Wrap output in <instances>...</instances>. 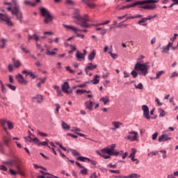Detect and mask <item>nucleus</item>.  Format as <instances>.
<instances>
[{
  "instance_id": "obj_1",
  "label": "nucleus",
  "mask_w": 178,
  "mask_h": 178,
  "mask_svg": "<svg viewBox=\"0 0 178 178\" xmlns=\"http://www.w3.org/2000/svg\"><path fill=\"white\" fill-rule=\"evenodd\" d=\"M115 148H116V144H112L111 145L108 146L107 147H105L101 150V152H97L98 155L99 156H102V158H104V159H111V156H122L123 159H126V156L129 155V153L125 152L123 154V151L118 152L117 150H115Z\"/></svg>"
},
{
  "instance_id": "obj_2",
  "label": "nucleus",
  "mask_w": 178,
  "mask_h": 178,
  "mask_svg": "<svg viewBox=\"0 0 178 178\" xmlns=\"http://www.w3.org/2000/svg\"><path fill=\"white\" fill-rule=\"evenodd\" d=\"M4 5H7L6 9L8 12H10L13 16L16 17L17 20H19L22 23V19H23V13L20 10V5H19L18 0H12V3L5 2Z\"/></svg>"
},
{
  "instance_id": "obj_3",
  "label": "nucleus",
  "mask_w": 178,
  "mask_h": 178,
  "mask_svg": "<svg viewBox=\"0 0 178 178\" xmlns=\"http://www.w3.org/2000/svg\"><path fill=\"white\" fill-rule=\"evenodd\" d=\"M22 161L20 159L17 157H14L13 159L8 160L6 162L8 166H15V170L10 168L9 172L10 175L13 176H16V175H20L21 176H24V172H23V170H22V167H20V163Z\"/></svg>"
},
{
  "instance_id": "obj_4",
  "label": "nucleus",
  "mask_w": 178,
  "mask_h": 178,
  "mask_svg": "<svg viewBox=\"0 0 178 178\" xmlns=\"http://www.w3.org/2000/svg\"><path fill=\"white\" fill-rule=\"evenodd\" d=\"M74 18L76 19V24H79L83 29H87L90 27L88 22H91V19L88 18V15H84L83 17L80 16V10L77 8L73 10Z\"/></svg>"
},
{
  "instance_id": "obj_5",
  "label": "nucleus",
  "mask_w": 178,
  "mask_h": 178,
  "mask_svg": "<svg viewBox=\"0 0 178 178\" xmlns=\"http://www.w3.org/2000/svg\"><path fill=\"white\" fill-rule=\"evenodd\" d=\"M136 70L140 72V74H142V76H146L148 73V65H147V64H141L140 63H136L134 70L131 72V74L134 79H136V77L138 76V74L136 72Z\"/></svg>"
},
{
  "instance_id": "obj_6",
  "label": "nucleus",
  "mask_w": 178,
  "mask_h": 178,
  "mask_svg": "<svg viewBox=\"0 0 178 178\" xmlns=\"http://www.w3.org/2000/svg\"><path fill=\"white\" fill-rule=\"evenodd\" d=\"M159 2V0H143V1H139L134 3L131 5L127 6H122L120 9V10L123 9H129V8H135V6H141V5H146L147 3H158Z\"/></svg>"
},
{
  "instance_id": "obj_7",
  "label": "nucleus",
  "mask_w": 178,
  "mask_h": 178,
  "mask_svg": "<svg viewBox=\"0 0 178 178\" xmlns=\"http://www.w3.org/2000/svg\"><path fill=\"white\" fill-rule=\"evenodd\" d=\"M40 14L43 17H44V23L45 24L52 23V22L54 21V17H52L51 13H49V10H48V9L45 8H41Z\"/></svg>"
},
{
  "instance_id": "obj_8",
  "label": "nucleus",
  "mask_w": 178,
  "mask_h": 178,
  "mask_svg": "<svg viewBox=\"0 0 178 178\" xmlns=\"http://www.w3.org/2000/svg\"><path fill=\"white\" fill-rule=\"evenodd\" d=\"M10 19L11 18L9 15L0 13V20H1V22H6V24L9 27H12V26H13V22H12Z\"/></svg>"
},
{
  "instance_id": "obj_9",
  "label": "nucleus",
  "mask_w": 178,
  "mask_h": 178,
  "mask_svg": "<svg viewBox=\"0 0 178 178\" xmlns=\"http://www.w3.org/2000/svg\"><path fill=\"white\" fill-rule=\"evenodd\" d=\"M129 134L130 135L125 137L126 140H129V141H138V132L131 131L129 132Z\"/></svg>"
},
{
  "instance_id": "obj_10",
  "label": "nucleus",
  "mask_w": 178,
  "mask_h": 178,
  "mask_svg": "<svg viewBox=\"0 0 178 178\" xmlns=\"http://www.w3.org/2000/svg\"><path fill=\"white\" fill-rule=\"evenodd\" d=\"M63 27H65V29H66L67 30H71V31H74L76 37H81V38H84V35H81L80 33H78L79 31H80V29H77L76 27L65 24H63Z\"/></svg>"
},
{
  "instance_id": "obj_11",
  "label": "nucleus",
  "mask_w": 178,
  "mask_h": 178,
  "mask_svg": "<svg viewBox=\"0 0 178 178\" xmlns=\"http://www.w3.org/2000/svg\"><path fill=\"white\" fill-rule=\"evenodd\" d=\"M3 130L6 132L7 136L3 137V142L7 147L9 146V143L12 141V136L8 133V128L3 127Z\"/></svg>"
},
{
  "instance_id": "obj_12",
  "label": "nucleus",
  "mask_w": 178,
  "mask_h": 178,
  "mask_svg": "<svg viewBox=\"0 0 178 178\" xmlns=\"http://www.w3.org/2000/svg\"><path fill=\"white\" fill-rule=\"evenodd\" d=\"M142 111H143L144 118H145V119H147V120H149V119H151V115H149V108H148V106H142Z\"/></svg>"
},
{
  "instance_id": "obj_13",
  "label": "nucleus",
  "mask_w": 178,
  "mask_h": 178,
  "mask_svg": "<svg viewBox=\"0 0 178 178\" xmlns=\"http://www.w3.org/2000/svg\"><path fill=\"white\" fill-rule=\"evenodd\" d=\"M173 49V51H175V49H177V46H173V45H167V46H163L161 48V52L162 54H168L169 52V49Z\"/></svg>"
},
{
  "instance_id": "obj_14",
  "label": "nucleus",
  "mask_w": 178,
  "mask_h": 178,
  "mask_svg": "<svg viewBox=\"0 0 178 178\" xmlns=\"http://www.w3.org/2000/svg\"><path fill=\"white\" fill-rule=\"evenodd\" d=\"M77 161H81V162H90L92 165H97V161L94 160H90L89 158L84 157V156H79L76 158Z\"/></svg>"
},
{
  "instance_id": "obj_15",
  "label": "nucleus",
  "mask_w": 178,
  "mask_h": 178,
  "mask_svg": "<svg viewBox=\"0 0 178 178\" xmlns=\"http://www.w3.org/2000/svg\"><path fill=\"white\" fill-rule=\"evenodd\" d=\"M61 88L62 91L65 94H72V92H73V91L69 90V82H65L63 85H62Z\"/></svg>"
},
{
  "instance_id": "obj_16",
  "label": "nucleus",
  "mask_w": 178,
  "mask_h": 178,
  "mask_svg": "<svg viewBox=\"0 0 178 178\" xmlns=\"http://www.w3.org/2000/svg\"><path fill=\"white\" fill-rule=\"evenodd\" d=\"M168 140H172L170 135L163 134L159 138V143H163V141H168Z\"/></svg>"
},
{
  "instance_id": "obj_17",
  "label": "nucleus",
  "mask_w": 178,
  "mask_h": 178,
  "mask_svg": "<svg viewBox=\"0 0 178 178\" xmlns=\"http://www.w3.org/2000/svg\"><path fill=\"white\" fill-rule=\"evenodd\" d=\"M131 153L130 154L129 158L131 159L132 162H136V165H138V163L140 162L137 159H134L136 156V152H137V150L136 149H131Z\"/></svg>"
},
{
  "instance_id": "obj_18",
  "label": "nucleus",
  "mask_w": 178,
  "mask_h": 178,
  "mask_svg": "<svg viewBox=\"0 0 178 178\" xmlns=\"http://www.w3.org/2000/svg\"><path fill=\"white\" fill-rule=\"evenodd\" d=\"M33 102H37V104H41L44 101V97L41 95H37L32 98Z\"/></svg>"
},
{
  "instance_id": "obj_19",
  "label": "nucleus",
  "mask_w": 178,
  "mask_h": 178,
  "mask_svg": "<svg viewBox=\"0 0 178 178\" xmlns=\"http://www.w3.org/2000/svg\"><path fill=\"white\" fill-rule=\"evenodd\" d=\"M0 123L2 124V126H5V124H7L9 130H13V124L10 121L1 120Z\"/></svg>"
},
{
  "instance_id": "obj_20",
  "label": "nucleus",
  "mask_w": 178,
  "mask_h": 178,
  "mask_svg": "<svg viewBox=\"0 0 178 178\" xmlns=\"http://www.w3.org/2000/svg\"><path fill=\"white\" fill-rule=\"evenodd\" d=\"M97 65H93L92 63H90L88 64V66L85 68V72L86 74H88V70H94L97 69Z\"/></svg>"
},
{
  "instance_id": "obj_21",
  "label": "nucleus",
  "mask_w": 178,
  "mask_h": 178,
  "mask_svg": "<svg viewBox=\"0 0 178 178\" xmlns=\"http://www.w3.org/2000/svg\"><path fill=\"white\" fill-rule=\"evenodd\" d=\"M58 51V49L54 48L53 50L51 49H47L45 54L49 56H55V55H56V51Z\"/></svg>"
},
{
  "instance_id": "obj_22",
  "label": "nucleus",
  "mask_w": 178,
  "mask_h": 178,
  "mask_svg": "<svg viewBox=\"0 0 178 178\" xmlns=\"http://www.w3.org/2000/svg\"><path fill=\"white\" fill-rule=\"evenodd\" d=\"M28 40L29 41H36V42H38V41H40V36H38V35L34 33L33 35H28Z\"/></svg>"
},
{
  "instance_id": "obj_23",
  "label": "nucleus",
  "mask_w": 178,
  "mask_h": 178,
  "mask_svg": "<svg viewBox=\"0 0 178 178\" xmlns=\"http://www.w3.org/2000/svg\"><path fill=\"white\" fill-rule=\"evenodd\" d=\"M124 17H126L127 20H129V19H140L143 17L142 15H136L134 16H131V14H126L124 15Z\"/></svg>"
},
{
  "instance_id": "obj_24",
  "label": "nucleus",
  "mask_w": 178,
  "mask_h": 178,
  "mask_svg": "<svg viewBox=\"0 0 178 178\" xmlns=\"http://www.w3.org/2000/svg\"><path fill=\"white\" fill-rule=\"evenodd\" d=\"M85 55H87V51L86 49L83 50V53H80V51H77L76 56L78 59H84Z\"/></svg>"
},
{
  "instance_id": "obj_25",
  "label": "nucleus",
  "mask_w": 178,
  "mask_h": 178,
  "mask_svg": "<svg viewBox=\"0 0 178 178\" xmlns=\"http://www.w3.org/2000/svg\"><path fill=\"white\" fill-rule=\"evenodd\" d=\"M93 105H94V104L92 103V102L91 100H88L85 102V108H86V109H88L89 111H92Z\"/></svg>"
},
{
  "instance_id": "obj_26",
  "label": "nucleus",
  "mask_w": 178,
  "mask_h": 178,
  "mask_svg": "<svg viewBox=\"0 0 178 178\" xmlns=\"http://www.w3.org/2000/svg\"><path fill=\"white\" fill-rule=\"evenodd\" d=\"M53 88L56 90L57 92V97H63V94L62 93V90L60 89V87L54 85L53 86Z\"/></svg>"
},
{
  "instance_id": "obj_27",
  "label": "nucleus",
  "mask_w": 178,
  "mask_h": 178,
  "mask_svg": "<svg viewBox=\"0 0 178 178\" xmlns=\"http://www.w3.org/2000/svg\"><path fill=\"white\" fill-rule=\"evenodd\" d=\"M113 126H114L115 129H112V130H115L116 129H120L121 126H123V123L119 122L118 121H115L112 122Z\"/></svg>"
},
{
  "instance_id": "obj_28",
  "label": "nucleus",
  "mask_w": 178,
  "mask_h": 178,
  "mask_svg": "<svg viewBox=\"0 0 178 178\" xmlns=\"http://www.w3.org/2000/svg\"><path fill=\"white\" fill-rule=\"evenodd\" d=\"M16 79H17V81H19L21 84L26 83V81L24 80L23 75H22L21 74H18L16 76Z\"/></svg>"
},
{
  "instance_id": "obj_29",
  "label": "nucleus",
  "mask_w": 178,
  "mask_h": 178,
  "mask_svg": "<svg viewBox=\"0 0 178 178\" xmlns=\"http://www.w3.org/2000/svg\"><path fill=\"white\" fill-rule=\"evenodd\" d=\"M141 8L143 9H147L148 10H152L153 9L156 8V6H155L154 4H151V5H146V6H141Z\"/></svg>"
},
{
  "instance_id": "obj_30",
  "label": "nucleus",
  "mask_w": 178,
  "mask_h": 178,
  "mask_svg": "<svg viewBox=\"0 0 178 178\" xmlns=\"http://www.w3.org/2000/svg\"><path fill=\"white\" fill-rule=\"evenodd\" d=\"M95 55H97V51L95 50H92L91 53L88 55V59L89 60H94L95 58Z\"/></svg>"
},
{
  "instance_id": "obj_31",
  "label": "nucleus",
  "mask_w": 178,
  "mask_h": 178,
  "mask_svg": "<svg viewBox=\"0 0 178 178\" xmlns=\"http://www.w3.org/2000/svg\"><path fill=\"white\" fill-rule=\"evenodd\" d=\"M13 62L15 67L19 68L20 66H22V63H20V60H16L15 58H13Z\"/></svg>"
},
{
  "instance_id": "obj_32",
  "label": "nucleus",
  "mask_w": 178,
  "mask_h": 178,
  "mask_svg": "<svg viewBox=\"0 0 178 178\" xmlns=\"http://www.w3.org/2000/svg\"><path fill=\"white\" fill-rule=\"evenodd\" d=\"M24 5H25V6H35L37 3H33L30 1L25 0L24 1Z\"/></svg>"
},
{
  "instance_id": "obj_33",
  "label": "nucleus",
  "mask_w": 178,
  "mask_h": 178,
  "mask_svg": "<svg viewBox=\"0 0 178 178\" xmlns=\"http://www.w3.org/2000/svg\"><path fill=\"white\" fill-rule=\"evenodd\" d=\"M99 101L102 102H104V105H106L108 102H109V97L108 96H106L104 97H102Z\"/></svg>"
},
{
  "instance_id": "obj_34",
  "label": "nucleus",
  "mask_w": 178,
  "mask_h": 178,
  "mask_svg": "<svg viewBox=\"0 0 178 178\" xmlns=\"http://www.w3.org/2000/svg\"><path fill=\"white\" fill-rule=\"evenodd\" d=\"M159 118H164V116L166 115V113L165 110L162 108H159Z\"/></svg>"
},
{
  "instance_id": "obj_35",
  "label": "nucleus",
  "mask_w": 178,
  "mask_h": 178,
  "mask_svg": "<svg viewBox=\"0 0 178 178\" xmlns=\"http://www.w3.org/2000/svg\"><path fill=\"white\" fill-rule=\"evenodd\" d=\"M29 136L26 138H24V139L26 140V141H28L29 143H31V141L33 140V135L31 134V132H30V131H29Z\"/></svg>"
},
{
  "instance_id": "obj_36",
  "label": "nucleus",
  "mask_w": 178,
  "mask_h": 178,
  "mask_svg": "<svg viewBox=\"0 0 178 178\" xmlns=\"http://www.w3.org/2000/svg\"><path fill=\"white\" fill-rule=\"evenodd\" d=\"M97 79H99V76L95 75V78L91 81V83L92 84H98V83H99V80Z\"/></svg>"
},
{
  "instance_id": "obj_37",
  "label": "nucleus",
  "mask_w": 178,
  "mask_h": 178,
  "mask_svg": "<svg viewBox=\"0 0 178 178\" xmlns=\"http://www.w3.org/2000/svg\"><path fill=\"white\" fill-rule=\"evenodd\" d=\"M63 129H64V130H70V126H69L66 122H62V124H61Z\"/></svg>"
},
{
  "instance_id": "obj_38",
  "label": "nucleus",
  "mask_w": 178,
  "mask_h": 178,
  "mask_svg": "<svg viewBox=\"0 0 178 178\" xmlns=\"http://www.w3.org/2000/svg\"><path fill=\"white\" fill-rule=\"evenodd\" d=\"M48 143H49V140L48 139H46V141L44 142H40L39 143H38V145H44V146H47L49 147V149H51V147H49V145H48Z\"/></svg>"
},
{
  "instance_id": "obj_39",
  "label": "nucleus",
  "mask_w": 178,
  "mask_h": 178,
  "mask_svg": "<svg viewBox=\"0 0 178 178\" xmlns=\"http://www.w3.org/2000/svg\"><path fill=\"white\" fill-rule=\"evenodd\" d=\"M145 22H147V19L143 18L141 19L140 21H138V24H140V26H147V24H143V23H145Z\"/></svg>"
},
{
  "instance_id": "obj_40",
  "label": "nucleus",
  "mask_w": 178,
  "mask_h": 178,
  "mask_svg": "<svg viewBox=\"0 0 178 178\" xmlns=\"http://www.w3.org/2000/svg\"><path fill=\"white\" fill-rule=\"evenodd\" d=\"M140 177H141V175L137 173H132L129 175V178H140Z\"/></svg>"
},
{
  "instance_id": "obj_41",
  "label": "nucleus",
  "mask_w": 178,
  "mask_h": 178,
  "mask_svg": "<svg viewBox=\"0 0 178 178\" xmlns=\"http://www.w3.org/2000/svg\"><path fill=\"white\" fill-rule=\"evenodd\" d=\"M163 74H165V72H163V71L157 72L155 79H159L161 77V76H162Z\"/></svg>"
},
{
  "instance_id": "obj_42",
  "label": "nucleus",
  "mask_w": 178,
  "mask_h": 178,
  "mask_svg": "<svg viewBox=\"0 0 178 178\" xmlns=\"http://www.w3.org/2000/svg\"><path fill=\"white\" fill-rule=\"evenodd\" d=\"M71 152H72V155H74V156H80V153H79V152H77V150L72 149Z\"/></svg>"
},
{
  "instance_id": "obj_43",
  "label": "nucleus",
  "mask_w": 178,
  "mask_h": 178,
  "mask_svg": "<svg viewBox=\"0 0 178 178\" xmlns=\"http://www.w3.org/2000/svg\"><path fill=\"white\" fill-rule=\"evenodd\" d=\"M65 70H66L67 72H69L70 73H72V74L76 73V71L72 70V68L70 67V66L66 67H65Z\"/></svg>"
},
{
  "instance_id": "obj_44",
  "label": "nucleus",
  "mask_w": 178,
  "mask_h": 178,
  "mask_svg": "<svg viewBox=\"0 0 178 178\" xmlns=\"http://www.w3.org/2000/svg\"><path fill=\"white\" fill-rule=\"evenodd\" d=\"M38 136H41V137H47L48 136V134L41 132L40 130H38Z\"/></svg>"
},
{
  "instance_id": "obj_45",
  "label": "nucleus",
  "mask_w": 178,
  "mask_h": 178,
  "mask_svg": "<svg viewBox=\"0 0 178 178\" xmlns=\"http://www.w3.org/2000/svg\"><path fill=\"white\" fill-rule=\"evenodd\" d=\"M55 106L56 107V115H58L59 113V109H60V105H59L58 104H56Z\"/></svg>"
},
{
  "instance_id": "obj_46",
  "label": "nucleus",
  "mask_w": 178,
  "mask_h": 178,
  "mask_svg": "<svg viewBox=\"0 0 178 178\" xmlns=\"http://www.w3.org/2000/svg\"><path fill=\"white\" fill-rule=\"evenodd\" d=\"M109 23H111V20H107L105 22L97 24L96 26H105L106 24H109Z\"/></svg>"
},
{
  "instance_id": "obj_47",
  "label": "nucleus",
  "mask_w": 178,
  "mask_h": 178,
  "mask_svg": "<svg viewBox=\"0 0 178 178\" xmlns=\"http://www.w3.org/2000/svg\"><path fill=\"white\" fill-rule=\"evenodd\" d=\"M135 88H138V90H143L144 88V86H143V83H140L137 86L135 85Z\"/></svg>"
},
{
  "instance_id": "obj_48",
  "label": "nucleus",
  "mask_w": 178,
  "mask_h": 178,
  "mask_svg": "<svg viewBox=\"0 0 178 178\" xmlns=\"http://www.w3.org/2000/svg\"><path fill=\"white\" fill-rule=\"evenodd\" d=\"M7 87L10 88V90H12L13 91H15L16 90V86L10 84H7Z\"/></svg>"
},
{
  "instance_id": "obj_49",
  "label": "nucleus",
  "mask_w": 178,
  "mask_h": 178,
  "mask_svg": "<svg viewBox=\"0 0 178 178\" xmlns=\"http://www.w3.org/2000/svg\"><path fill=\"white\" fill-rule=\"evenodd\" d=\"M71 131H73V133H75L77 134V131H81V129H79L77 127H74L72 128V129L71 130Z\"/></svg>"
},
{
  "instance_id": "obj_50",
  "label": "nucleus",
  "mask_w": 178,
  "mask_h": 178,
  "mask_svg": "<svg viewBox=\"0 0 178 178\" xmlns=\"http://www.w3.org/2000/svg\"><path fill=\"white\" fill-rule=\"evenodd\" d=\"M110 173H115V175H119L120 173V170H109Z\"/></svg>"
},
{
  "instance_id": "obj_51",
  "label": "nucleus",
  "mask_w": 178,
  "mask_h": 178,
  "mask_svg": "<svg viewBox=\"0 0 178 178\" xmlns=\"http://www.w3.org/2000/svg\"><path fill=\"white\" fill-rule=\"evenodd\" d=\"M32 143H34L35 144H40V140H38V138H32Z\"/></svg>"
},
{
  "instance_id": "obj_52",
  "label": "nucleus",
  "mask_w": 178,
  "mask_h": 178,
  "mask_svg": "<svg viewBox=\"0 0 178 178\" xmlns=\"http://www.w3.org/2000/svg\"><path fill=\"white\" fill-rule=\"evenodd\" d=\"M76 94H84V92H87V90L78 89L76 91Z\"/></svg>"
},
{
  "instance_id": "obj_53",
  "label": "nucleus",
  "mask_w": 178,
  "mask_h": 178,
  "mask_svg": "<svg viewBox=\"0 0 178 178\" xmlns=\"http://www.w3.org/2000/svg\"><path fill=\"white\" fill-rule=\"evenodd\" d=\"M160 152H161V154H163V159H166V158L168 157L166 156V150H161Z\"/></svg>"
},
{
  "instance_id": "obj_54",
  "label": "nucleus",
  "mask_w": 178,
  "mask_h": 178,
  "mask_svg": "<svg viewBox=\"0 0 178 178\" xmlns=\"http://www.w3.org/2000/svg\"><path fill=\"white\" fill-rule=\"evenodd\" d=\"M178 76V72H174L171 74V76H170V79H173V77H177Z\"/></svg>"
},
{
  "instance_id": "obj_55",
  "label": "nucleus",
  "mask_w": 178,
  "mask_h": 178,
  "mask_svg": "<svg viewBox=\"0 0 178 178\" xmlns=\"http://www.w3.org/2000/svg\"><path fill=\"white\" fill-rule=\"evenodd\" d=\"M21 49L23 51V52H24V54H30V51L26 49V47H22Z\"/></svg>"
},
{
  "instance_id": "obj_56",
  "label": "nucleus",
  "mask_w": 178,
  "mask_h": 178,
  "mask_svg": "<svg viewBox=\"0 0 178 178\" xmlns=\"http://www.w3.org/2000/svg\"><path fill=\"white\" fill-rule=\"evenodd\" d=\"M152 140H156V138H158V132H155L153 135H152Z\"/></svg>"
},
{
  "instance_id": "obj_57",
  "label": "nucleus",
  "mask_w": 178,
  "mask_h": 178,
  "mask_svg": "<svg viewBox=\"0 0 178 178\" xmlns=\"http://www.w3.org/2000/svg\"><path fill=\"white\" fill-rule=\"evenodd\" d=\"M108 168H111V169H116L117 165H116V164L113 165L112 163H109L108 165Z\"/></svg>"
},
{
  "instance_id": "obj_58",
  "label": "nucleus",
  "mask_w": 178,
  "mask_h": 178,
  "mask_svg": "<svg viewBox=\"0 0 178 178\" xmlns=\"http://www.w3.org/2000/svg\"><path fill=\"white\" fill-rule=\"evenodd\" d=\"M67 136H69L70 137H72V138H79V136L74 135L73 134L68 133Z\"/></svg>"
},
{
  "instance_id": "obj_59",
  "label": "nucleus",
  "mask_w": 178,
  "mask_h": 178,
  "mask_svg": "<svg viewBox=\"0 0 178 178\" xmlns=\"http://www.w3.org/2000/svg\"><path fill=\"white\" fill-rule=\"evenodd\" d=\"M87 169L86 168H83L81 170V175H87Z\"/></svg>"
},
{
  "instance_id": "obj_60",
  "label": "nucleus",
  "mask_w": 178,
  "mask_h": 178,
  "mask_svg": "<svg viewBox=\"0 0 178 178\" xmlns=\"http://www.w3.org/2000/svg\"><path fill=\"white\" fill-rule=\"evenodd\" d=\"M66 3L67 5H74V2L72 0H66Z\"/></svg>"
},
{
  "instance_id": "obj_61",
  "label": "nucleus",
  "mask_w": 178,
  "mask_h": 178,
  "mask_svg": "<svg viewBox=\"0 0 178 178\" xmlns=\"http://www.w3.org/2000/svg\"><path fill=\"white\" fill-rule=\"evenodd\" d=\"M106 31H108V30H106V29L103 28V29H102V31H101L100 34L102 35H104V34H106Z\"/></svg>"
},
{
  "instance_id": "obj_62",
  "label": "nucleus",
  "mask_w": 178,
  "mask_h": 178,
  "mask_svg": "<svg viewBox=\"0 0 178 178\" xmlns=\"http://www.w3.org/2000/svg\"><path fill=\"white\" fill-rule=\"evenodd\" d=\"M177 37H178V34L175 33L173 38H170V40L173 42V41H175V40H176V38H177Z\"/></svg>"
},
{
  "instance_id": "obj_63",
  "label": "nucleus",
  "mask_w": 178,
  "mask_h": 178,
  "mask_svg": "<svg viewBox=\"0 0 178 178\" xmlns=\"http://www.w3.org/2000/svg\"><path fill=\"white\" fill-rule=\"evenodd\" d=\"M45 178H59V177L54 176V175H52L49 173L48 176L47 177H45Z\"/></svg>"
},
{
  "instance_id": "obj_64",
  "label": "nucleus",
  "mask_w": 178,
  "mask_h": 178,
  "mask_svg": "<svg viewBox=\"0 0 178 178\" xmlns=\"http://www.w3.org/2000/svg\"><path fill=\"white\" fill-rule=\"evenodd\" d=\"M90 178H98V175H97V172H93V174L90 176Z\"/></svg>"
}]
</instances>
